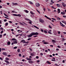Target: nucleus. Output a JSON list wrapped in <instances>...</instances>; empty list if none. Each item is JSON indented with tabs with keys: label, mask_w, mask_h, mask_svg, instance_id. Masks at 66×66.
Returning <instances> with one entry per match:
<instances>
[{
	"label": "nucleus",
	"mask_w": 66,
	"mask_h": 66,
	"mask_svg": "<svg viewBox=\"0 0 66 66\" xmlns=\"http://www.w3.org/2000/svg\"><path fill=\"white\" fill-rule=\"evenodd\" d=\"M12 15H13V16H18V17H21V15L20 14H12Z\"/></svg>",
	"instance_id": "nucleus-1"
},
{
	"label": "nucleus",
	"mask_w": 66,
	"mask_h": 66,
	"mask_svg": "<svg viewBox=\"0 0 66 66\" xmlns=\"http://www.w3.org/2000/svg\"><path fill=\"white\" fill-rule=\"evenodd\" d=\"M39 21L41 23H44V21L43 19H40L39 20Z\"/></svg>",
	"instance_id": "nucleus-2"
},
{
	"label": "nucleus",
	"mask_w": 66,
	"mask_h": 66,
	"mask_svg": "<svg viewBox=\"0 0 66 66\" xmlns=\"http://www.w3.org/2000/svg\"><path fill=\"white\" fill-rule=\"evenodd\" d=\"M33 35L32 33L30 35H28L27 36L29 38H30V37H31L32 36H33Z\"/></svg>",
	"instance_id": "nucleus-3"
},
{
	"label": "nucleus",
	"mask_w": 66,
	"mask_h": 66,
	"mask_svg": "<svg viewBox=\"0 0 66 66\" xmlns=\"http://www.w3.org/2000/svg\"><path fill=\"white\" fill-rule=\"evenodd\" d=\"M33 35H38V33L36 32H33L32 33Z\"/></svg>",
	"instance_id": "nucleus-4"
},
{
	"label": "nucleus",
	"mask_w": 66,
	"mask_h": 66,
	"mask_svg": "<svg viewBox=\"0 0 66 66\" xmlns=\"http://www.w3.org/2000/svg\"><path fill=\"white\" fill-rule=\"evenodd\" d=\"M12 6H14V5H17V4H18L17 3H12Z\"/></svg>",
	"instance_id": "nucleus-5"
},
{
	"label": "nucleus",
	"mask_w": 66,
	"mask_h": 66,
	"mask_svg": "<svg viewBox=\"0 0 66 66\" xmlns=\"http://www.w3.org/2000/svg\"><path fill=\"white\" fill-rule=\"evenodd\" d=\"M21 43H24L25 44L26 43V41L24 40H22L21 41Z\"/></svg>",
	"instance_id": "nucleus-6"
},
{
	"label": "nucleus",
	"mask_w": 66,
	"mask_h": 66,
	"mask_svg": "<svg viewBox=\"0 0 66 66\" xmlns=\"http://www.w3.org/2000/svg\"><path fill=\"white\" fill-rule=\"evenodd\" d=\"M60 24L61 26H62V27H65V25H63V24L61 22H60Z\"/></svg>",
	"instance_id": "nucleus-7"
},
{
	"label": "nucleus",
	"mask_w": 66,
	"mask_h": 66,
	"mask_svg": "<svg viewBox=\"0 0 66 66\" xmlns=\"http://www.w3.org/2000/svg\"><path fill=\"white\" fill-rule=\"evenodd\" d=\"M26 59L27 60H28V61H31V59L30 58H28V57H26Z\"/></svg>",
	"instance_id": "nucleus-8"
},
{
	"label": "nucleus",
	"mask_w": 66,
	"mask_h": 66,
	"mask_svg": "<svg viewBox=\"0 0 66 66\" xmlns=\"http://www.w3.org/2000/svg\"><path fill=\"white\" fill-rule=\"evenodd\" d=\"M62 4L63 6V7H66V5H65V4H64V3H62Z\"/></svg>",
	"instance_id": "nucleus-9"
},
{
	"label": "nucleus",
	"mask_w": 66,
	"mask_h": 66,
	"mask_svg": "<svg viewBox=\"0 0 66 66\" xmlns=\"http://www.w3.org/2000/svg\"><path fill=\"white\" fill-rule=\"evenodd\" d=\"M36 5L37 7H38L39 6V5H39V4L38 3L37 4H36Z\"/></svg>",
	"instance_id": "nucleus-10"
},
{
	"label": "nucleus",
	"mask_w": 66,
	"mask_h": 66,
	"mask_svg": "<svg viewBox=\"0 0 66 66\" xmlns=\"http://www.w3.org/2000/svg\"><path fill=\"white\" fill-rule=\"evenodd\" d=\"M12 40H14V41H17V40L15 38H12L11 39Z\"/></svg>",
	"instance_id": "nucleus-11"
},
{
	"label": "nucleus",
	"mask_w": 66,
	"mask_h": 66,
	"mask_svg": "<svg viewBox=\"0 0 66 66\" xmlns=\"http://www.w3.org/2000/svg\"><path fill=\"white\" fill-rule=\"evenodd\" d=\"M2 54L4 55H7V54H6V52H3V53Z\"/></svg>",
	"instance_id": "nucleus-12"
},
{
	"label": "nucleus",
	"mask_w": 66,
	"mask_h": 66,
	"mask_svg": "<svg viewBox=\"0 0 66 66\" xmlns=\"http://www.w3.org/2000/svg\"><path fill=\"white\" fill-rule=\"evenodd\" d=\"M13 43L14 44H17V41H15L13 42Z\"/></svg>",
	"instance_id": "nucleus-13"
},
{
	"label": "nucleus",
	"mask_w": 66,
	"mask_h": 66,
	"mask_svg": "<svg viewBox=\"0 0 66 66\" xmlns=\"http://www.w3.org/2000/svg\"><path fill=\"white\" fill-rule=\"evenodd\" d=\"M30 13L32 15H34L35 14V13H33L32 11H30Z\"/></svg>",
	"instance_id": "nucleus-14"
},
{
	"label": "nucleus",
	"mask_w": 66,
	"mask_h": 66,
	"mask_svg": "<svg viewBox=\"0 0 66 66\" xmlns=\"http://www.w3.org/2000/svg\"><path fill=\"white\" fill-rule=\"evenodd\" d=\"M7 44L8 45H10V44H11V42H8L7 43Z\"/></svg>",
	"instance_id": "nucleus-15"
},
{
	"label": "nucleus",
	"mask_w": 66,
	"mask_h": 66,
	"mask_svg": "<svg viewBox=\"0 0 66 66\" xmlns=\"http://www.w3.org/2000/svg\"><path fill=\"white\" fill-rule=\"evenodd\" d=\"M25 20H28V21H31L30 20H29V19H28L25 18Z\"/></svg>",
	"instance_id": "nucleus-16"
},
{
	"label": "nucleus",
	"mask_w": 66,
	"mask_h": 66,
	"mask_svg": "<svg viewBox=\"0 0 66 66\" xmlns=\"http://www.w3.org/2000/svg\"><path fill=\"white\" fill-rule=\"evenodd\" d=\"M58 11V13H60V9H57Z\"/></svg>",
	"instance_id": "nucleus-17"
},
{
	"label": "nucleus",
	"mask_w": 66,
	"mask_h": 66,
	"mask_svg": "<svg viewBox=\"0 0 66 66\" xmlns=\"http://www.w3.org/2000/svg\"><path fill=\"white\" fill-rule=\"evenodd\" d=\"M46 63H47L48 64H51V62H49V61H47Z\"/></svg>",
	"instance_id": "nucleus-18"
},
{
	"label": "nucleus",
	"mask_w": 66,
	"mask_h": 66,
	"mask_svg": "<svg viewBox=\"0 0 66 66\" xmlns=\"http://www.w3.org/2000/svg\"><path fill=\"white\" fill-rule=\"evenodd\" d=\"M52 42L53 43H56L55 41L54 40H52Z\"/></svg>",
	"instance_id": "nucleus-19"
},
{
	"label": "nucleus",
	"mask_w": 66,
	"mask_h": 66,
	"mask_svg": "<svg viewBox=\"0 0 66 66\" xmlns=\"http://www.w3.org/2000/svg\"><path fill=\"white\" fill-rule=\"evenodd\" d=\"M24 11H25V12H26L27 13H29V11L28 10H24Z\"/></svg>",
	"instance_id": "nucleus-20"
},
{
	"label": "nucleus",
	"mask_w": 66,
	"mask_h": 66,
	"mask_svg": "<svg viewBox=\"0 0 66 66\" xmlns=\"http://www.w3.org/2000/svg\"><path fill=\"white\" fill-rule=\"evenodd\" d=\"M29 3L30 4H33V3H32V2L31 1H29Z\"/></svg>",
	"instance_id": "nucleus-21"
},
{
	"label": "nucleus",
	"mask_w": 66,
	"mask_h": 66,
	"mask_svg": "<svg viewBox=\"0 0 66 66\" xmlns=\"http://www.w3.org/2000/svg\"><path fill=\"white\" fill-rule=\"evenodd\" d=\"M65 39L64 38H62V40H61L62 41V42H64V40H65Z\"/></svg>",
	"instance_id": "nucleus-22"
},
{
	"label": "nucleus",
	"mask_w": 66,
	"mask_h": 66,
	"mask_svg": "<svg viewBox=\"0 0 66 66\" xmlns=\"http://www.w3.org/2000/svg\"><path fill=\"white\" fill-rule=\"evenodd\" d=\"M61 14H62V15H65V13H63V12H61Z\"/></svg>",
	"instance_id": "nucleus-23"
},
{
	"label": "nucleus",
	"mask_w": 66,
	"mask_h": 66,
	"mask_svg": "<svg viewBox=\"0 0 66 66\" xmlns=\"http://www.w3.org/2000/svg\"><path fill=\"white\" fill-rule=\"evenodd\" d=\"M31 56H34L35 55L34 54L31 53Z\"/></svg>",
	"instance_id": "nucleus-24"
},
{
	"label": "nucleus",
	"mask_w": 66,
	"mask_h": 66,
	"mask_svg": "<svg viewBox=\"0 0 66 66\" xmlns=\"http://www.w3.org/2000/svg\"><path fill=\"white\" fill-rule=\"evenodd\" d=\"M5 60H6L8 61V60H9V58H8V57H6Z\"/></svg>",
	"instance_id": "nucleus-25"
},
{
	"label": "nucleus",
	"mask_w": 66,
	"mask_h": 66,
	"mask_svg": "<svg viewBox=\"0 0 66 66\" xmlns=\"http://www.w3.org/2000/svg\"><path fill=\"white\" fill-rule=\"evenodd\" d=\"M4 15L5 16H6V17H9V16L8 15H7L5 13H4Z\"/></svg>",
	"instance_id": "nucleus-26"
},
{
	"label": "nucleus",
	"mask_w": 66,
	"mask_h": 66,
	"mask_svg": "<svg viewBox=\"0 0 66 66\" xmlns=\"http://www.w3.org/2000/svg\"><path fill=\"white\" fill-rule=\"evenodd\" d=\"M34 27H35V28H36L37 29H39V28H38L36 26H34Z\"/></svg>",
	"instance_id": "nucleus-27"
},
{
	"label": "nucleus",
	"mask_w": 66,
	"mask_h": 66,
	"mask_svg": "<svg viewBox=\"0 0 66 66\" xmlns=\"http://www.w3.org/2000/svg\"><path fill=\"white\" fill-rule=\"evenodd\" d=\"M19 23L21 24V25H22V26H24V25L22 24V23H21L20 22H19Z\"/></svg>",
	"instance_id": "nucleus-28"
},
{
	"label": "nucleus",
	"mask_w": 66,
	"mask_h": 66,
	"mask_svg": "<svg viewBox=\"0 0 66 66\" xmlns=\"http://www.w3.org/2000/svg\"><path fill=\"white\" fill-rule=\"evenodd\" d=\"M5 62H6V63H9V62L6 60H5Z\"/></svg>",
	"instance_id": "nucleus-29"
},
{
	"label": "nucleus",
	"mask_w": 66,
	"mask_h": 66,
	"mask_svg": "<svg viewBox=\"0 0 66 66\" xmlns=\"http://www.w3.org/2000/svg\"><path fill=\"white\" fill-rule=\"evenodd\" d=\"M57 6L58 7H60V5L58 4H56Z\"/></svg>",
	"instance_id": "nucleus-30"
},
{
	"label": "nucleus",
	"mask_w": 66,
	"mask_h": 66,
	"mask_svg": "<svg viewBox=\"0 0 66 66\" xmlns=\"http://www.w3.org/2000/svg\"><path fill=\"white\" fill-rule=\"evenodd\" d=\"M1 50L2 51H3V50H5V48H1Z\"/></svg>",
	"instance_id": "nucleus-31"
},
{
	"label": "nucleus",
	"mask_w": 66,
	"mask_h": 66,
	"mask_svg": "<svg viewBox=\"0 0 66 66\" xmlns=\"http://www.w3.org/2000/svg\"><path fill=\"white\" fill-rule=\"evenodd\" d=\"M17 51H18V52H20V49H18Z\"/></svg>",
	"instance_id": "nucleus-32"
},
{
	"label": "nucleus",
	"mask_w": 66,
	"mask_h": 66,
	"mask_svg": "<svg viewBox=\"0 0 66 66\" xmlns=\"http://www.w3.org/2000/svg\"><path fill=\"white\" fill-rule=\"evenodd\" d=\"M19 56L20 57H21V54H19Z\"/></svg>",
	"instance_id": "nucleus-33"
},
{
	"label": "nucleus",
	"mask_w": 66,
	"mask_h": 66,
	"mask_svg": "<svg viewBox=\"0 0 66 66\" xmlns=\"http://www.w3.org/2000/svg\"><path fill=\"white\" fill-rule=\"evenodd\" d=\"M48 27L50 28V29H52V27L50 26V25H49Z\"/></svg>",
	"instance_id": "nucleus-34"
},
{
	"label": "nucleus",
	"mask_w": 66,
	"mask_h": 66,
	"mask_svg": "<svg viewBox=\"0 0 66 66\" xmlns=\"http://www.w3.org/2000/svg\"><path fill=\"white\" fill-rule=\"evenodd\" d=\"M20 35V34H18L17 35H16L15 36H16V37H17L18 36H19V35Z\"/></svg>",
	"instance_id": "nucleus-35"
},
{
	"label": "nucleus",
	"mask_w": 66,
	"mask_h": 66,
	"mask_svg": "<svg viewBox=\"0 0 66 66\" xmlns=\"http://www.w3.org/2000/svg\"><path fill=\"white\" fill-rule=\"evenodd\" d=\"M57 47L59 48H61V46H57Z\"/></svg>",
	"instance_id": "nucleus-36"
},
{
	"label": "nucleus",
	"mask_w": 66,
	"mask_h": 66,
	"mask_svg": "<svg viewBox=\"0 0 66 66\" xmlns=\"http://www.w3.org/2000/svg\"><path fill=\"white\" fill-rule=\"evenodd\" d=\"M7 25H8V23H6L5 24V26H7Z\"/></svg>",
	"instance_id": "nucleus-37"
},
{
	"label": "nucleus",
	"mask_w": 66,
	"mask_h": 66,
	"mask_svg": "<svg viewBox=\"0 0 66 66\" xmlns=\"http://www.w3.org/2000/svg\"><path fill=\"white\" fill-rule=\"evenodd\" d=\"M45 17H46V18H47V19L49 18V17H48V16H47L45 15Z\"/></svg>",
	"instance_id": "nucleus-38"
},
{
	"label": "nucleus",
	"mask_w": 66,
	"mask_h": 66,
	"mask_svg": "<svg viewBox=\"0 0 66 66\" xmlns=\"http://www.w3.org/2000/svg\"><path fill=\"white\" fill-rule=\"evenodd\" d=\"M44 33H47V31H46V30H44Z\"/></svg>",
	"instance_id": "nucleus-39"
},
{
	"label": "nucleus",
	"mask_w": 66,
	"mask_h": 66,
	"mask_svg": "<svg viewBox=\"0 0 66 66\" xmlns=\"http://www.w3.org/2000/svg\"><path fill=\"white\" fill-rule=\"evenodd\" d=\"M23 38H27V36H24L23 37Z\"/></svg>",
	"instance_id": "nucleus-40"
},
{
	"label": "nucleus",
	"mask_w": 66,
	"mask_h": 66,
	"mask_svg": "<svg viewBox=\"0 0 66 66\" xmlns=\"http://www.w3.org/2000/svg\"><path fill=\"white\" fill-rule=\"evenodd\" d=\"M48 33H49V34H52V33L50 31H48Z\"/></svg>",
	"instance_id": "nucleus-41"
},
{
	"label": "nucleus",
	"mask_w": 66,
	"mask_h": 66,
	"mask_svg": "<svg viewBox=\"0 0 66 66\" xmlns=\"http://www.w3.org/2000/svg\"><path fill=\"white\" fill-rule=\"evenodd\" d=\"M62 22H63V23H65V22H65V21H62Z\"/></svg>",
	"instance_id": "nucleus-42"
},
{
	"label": "nucleus",
	"mask_w": 66,
	"mask_h": 66,
	"mask_svg": "<svg viewBox=\"0 0 66 66\" xmlns=\"http://www.w3.org/2000/svg\"><path fill=\"white\" fill-rule=\"evenodd\" d=\"M31 38H29L27 39V40H31Z\"/></svg>",
	"instance_id": "nucleus-43"
},
{
	"label": "nucleus",
	"mask_w": 66,
	"mask_h": 66,
	"mask_svg": "<svg viewBox=\"0 0 66 66\" xmlns=\"http://www.w3.org/2000/svg\"><path fill=\"white\" fill-rule=\"evenodd\" d=\"M55 65L56 66H59V65H58V64H55Z\"/></svg>",
	"instance_id": "nucleus-44"
},
{
	"label": "nucleus",
	"mask_w": 66,
	"mask_h": 66,
	"mask_svg": "<svg viewBox=\"0 0 66 66\" xmlns=\"http://www.w3.org/2000/svg\"><path fill=\"white\" fill-rule=\"evenodd\" d=\"M29 43V41H27V42H26L25 41V44H27V43Z\"/></svg>",
	"instance_id": "nucleus-45"
},
{
	"label": "nucleus",
	"mask_w": 66,
	"mask_h": 66,
	"mask_svg": "<svg viewBox=\"0 0 66 66\" xmlns=\"http://www.w3.org/2000/svg\"><path fill=\"white\" fill-rule=\"evenodd\" d=\"M47 55L48 56H50V57H52V56L51 55Z\"/></svg>",
	"instance_id": "nucleus-46"
},
{
	"label": "nucleus",
	"mask_w": 66,
	"mask_h": 66,
	"mask_svg": "<svg viewBox=\"0 0 66 66\" xmlns=\"http://www.w3.org/2000/svg\"><path fill=\"white\" fill-rule=\"evenodd\" d=\"M43 44H48V43L45 42Z\"/></svg>",
	"instance_id": "nucleus-47"
},
{
	"label": "nucleus",
	"mask_w": 66,
	"mask_h": 66,
	"mask_svg": "<svg viewBox=\"0 0 66 66\" xmlns=\"http://www.w3.org/2000/svg\"><path fill=\"white\" fill-rule=\"evenodd\" d=\"M53 32L54 34H56V32H55V31H54Z\"/></svg>",
	"instance_id": "nucleus-48"
},
{
	"label": "nucleus",
	"mask_w": 66,
	"mask_h": 66,
	"mask_svg": "<svg viewBox=\"0 0 66 66\" xmlns=\"http://www.w3.org/2000/svg\"><path fill=\"white\" fill-rule=\"evenodd\" d=\"M17 48V46H15L14 47V49H15Z\"/></svg>",
	"instance_id": "nucleus-49"
},
{
	"label": "nucleus",
	"mask_w": 66,
	"mask_h": 66,
	"mask_svg": "<svg viewBox=\"0 0 66 66\" xmlns=\"http://www.w3.org/2000/svg\"><path fill=\"white\" fill-rule=\"evenodd\" d=\"M51 2H52V3H54V2L52 0L51 1Z\"/></svg>",
	"instance_id": "nucleus-50"
},
{
	"label": "nucleus",
	"mask_w": 66,
	"mask_h": 66,
	"mask_svg": "<svg viewBox=\"0 0 66 66\" xmlns=\"http://www.w3.org/2000/svg\"><path fill=\"white\" fill-rule=\"evenodd\" d=\"M52 19L53 20H55L56 21V20L54 18H52Z\"/></svg>",
	"instance_id": "nucleus-51"
},
{
	"label": "nucleus",
	"mask_w": 66,
	"mask_h": 66,
	"mask_svg": "<svg viewBox=\"0 0 66 66\" xmlns=\"http://www.w3.org/2000/svg\"><path fill=\"white\" fill-rule=\"evenodd\" d=\"M41 32H44V30H43L42 29H41Z\"/></svg>",
	"instance_id": "nucleus-52"
},
{
	"label": "nucleus",
	"mask_w": 66,
	"mask_h": 66,
	"mask_svg": "<svg viewBox=\"0 0 66 66\" xmlns=\"http://www.w3.org/2000/svg\"><path fill=\"white\" fill-rule=\"evenodd\" d=\"M36 59H38L39 58V57L38 56H36Z\"/></svg>",
	"instance_id": "nucleus-53"
},
{
	"label": "nucleus",
	"mask_w": 66,
	"mask_h": 66,
	"mask_svg": "<svg viewBox=\"0 0 66 66\" xmlns=\"http://www.w3.org/2000/svg\"><path fill=\"white\" fill-rule=\"evenodd\" d=\"M6 34H3V36H6Z\"/></svg>",
	"instance_id": "nucleus-54"
},
{
	"label": "nucleus",
	"mask_w": 66,
	"mask_h": 66,
	"mask_svg": "<svg viewBox=\"0 0 66 66\" xmlns=\"http://www.w3.org/2000/svg\"><path fill=\"white\" fill-rule=\"evenodd\" d=\"M61 19H60V18H57V20H60Z\"/></svg>",
	"instance_id": "nucleus-55"
},
{
	"label": "nucleus",
	"mask_w": 66,
	"mask_h": 66,
	"mask_svg": "<svg viewBox=\"0 0 66 66\" xmlns=\"http://www.w3.org/2000/svg\"><path fill=\"white\" fill-rule=\"evenodd\" d=\"M0 29L1 30H3V28H2V27H1L0 28Z\"/></svg>",
	"instance_id": "nucleus-56"
},
{
	"label": "nucleus",
	"mask_w": 66,
	"mask_h": 66,
	"mask_svg": "<svg viewBox=\"0 0 66 66\" xmlns=\"http://www.w3.org/2000/svg\"><path fill=\"white\" fill-rule=\"evenodd\" d=\"M40 55H41V56H42V55H43V53H40Z\"/></svg>",
	"instance_id": "nucleus-57"
},
{
	"label": "nucleus",
	"mask_w": 66,
	"mask_h": 66,
	"mask_svg": "<svg viewBox=\"0 0 66 66\" xmlns=\"http://www.w3.org/2000/svg\"><path fill=\"white\" fill-rule=\"evenodd\" d=\"M37 62L38 63H39V60H37Z\"/></svg>",
	"instance_id": "nucleus-58"
},
{
	"label": "nucleus",
	"mask_w": 66,
	"mask_h": 66,
	"mask_svg": "<svg viewBox=\"0 0 66 66\" xmlns=\"http://www.w3.org/2000/svg\"><path fill=\"white\" fill-rule=\"evenodd\" d=\"M37 12H38V13H40V12H39V11L38 10H37Z\"/></svg>",
	"instance_id": "nucleus-59"
},
{
	"label": "nucleus",
	"mask_w": 66,
	"mask_h": 66,
	"mask_svg": "<svg viewBox=\"0 0 66 66\" xmlns=\"http://www.w3.org/2000/svg\"><path fill=\"white\" fill-rule=\"evenodd\" d=\"M2 35H0V38H1L2 37Z\"/></svg>",
	"instance_id": "nucleus-60"
},
{
	"label": "nucleus",
	"mask_w": 66,
	"mask_h": 66,
	"mask_svg": "<svg viewBox=\"0 0 66 66\" xmlns=\"http://www.w3.org/2000/svg\"><path fill=\"white\" fill-rule=\"evenodd\" d=\"M9 22L10 23H12V21H9Z\"/></svg>",
	"instance_id": "nucleus-61"
},
{
	"label": "nucleus",
	"mask_w": 66,
	"mask_h": 66,
	"mask_svg": "<svg viewBox=\"0 0 66 66\" xmlns=\"http://www.w3.org/2000/svg\"><path fill=\"white\" fill-rule=\"evenodd\" d=\"M47 10H48L49 11H51V10H50V9H47Z\"/></svg>",
	"instance_id": "nucleus-62"
},
{
	"label": "nucleus",
	"mask_w": 66,
	"mask_h": 66,
	"mask_svg": "<svg viewBox=\"0 0 66 66\" xmlns=\"http://www.w3.org/2000/svg\"><path fill=\"white\" fill-rule=\"evenodd\" d=\"M3 32V30H2L1 32V34H2Z\"/></svg>",
	"instance_id": "nucleus-63"
},
{
	"label": "nucleus",
	"mask_w": 66,
	"mask_h": 66,
	"mask_svg": "<svg viewBox=\"0 0 66 66\" xmlns=\"http://www.w3.org/2000/svg\"><path fill=\"white\" fill-rule=\"evenodd\" d=\"M63 17L64 18H66V16H65V15H63Z\"/></svg>",
	"instance_id": "nucleus-64"
}]
</instances>
